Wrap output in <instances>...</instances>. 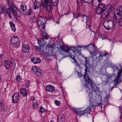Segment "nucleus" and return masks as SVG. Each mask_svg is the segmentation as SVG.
<instances>
[{
    "label": "nucleus",
    "mask_w": 122,
    "mask_h": 122,
    "mask_svg": "<svg viewBox=\"0 0 122 122\" xmlns=\"http://www.w3.org/2000/svg\"><path fill=\"white\" fill-rule=\"evenodd\" d=\"M20 42V41L17 36H13L11 39V43L12 46L15 48L19 46Z\"/></svg>",
    "instance_id": "0eeeda50"
},
{
    "label": "nucleus",
    "mask_w": 122,
    "mask_h": 122,
    "mask_svg": "<svg viewBox=\"0 0 122 122\" xmlns=\"http://www.w3.org/2000/svg\"><path fill=\"white\" fill-rule=\"evenodd\" d=\"M51 4L50 3L49 5L48 4L47 6L45 8H46V10L48 12H50L52 10V6L51 5Z\"/></svg>",
    "instance_id": "bb28decb"
},
{
    "label": "nucleus",
    "mask_w": 122,
    "mask_h": 122,
    "mask_svg": "<svg viewBox=\"0 0 122 122\" xmlns=\"http://www.w3.org/2000/svg\"><path fill=\"white\" fill-rule=\"evenodd\" d=\"M30 99L31 101H33V102H34V101H35V97L33 96H31L30 97Z\"/></svg>",
    "instance_id": "49530a36"
},
{
    "label": "nucleus",
    "mask_w": 122,
    "mask_h": 122,
    "mask_svg": "<svg viewBox=\"0 0 122 122\" xmlns=\"http://www.w3.org/2000/svg\"><path fill=\"white\" fill-rule=\"evenodd\" d=\"M82 16L83 17V21L86 23V26L87 21L88 20L89 18L88 16L86 15H83Z\"/></svg>",
    "instance_id": "c756f323"
},
{
    "label": "nucleus",
    "mask_w": 122,
    "mask_h": 122,
    "mask_svg": "<svg viewBox=\"0 0 122 122\" xmlns=\"http://www.w3.org/2000/svg\"><path fill=\"white\" fill-rule=\"evenodd\" d=\"M4 103L3 101L2 100H0V111H1L2 110V108L3 107Z\"/></svg>",
    "instance_id": "72a5a7b5"
},
{
    "label": "nucleus",
    "mask_w": 122,
    "mask_h": 122,
    "mask_svg": "<svg viewBox=\"0 0 122 122\" xmlns=\"http://www.w3.org/2000/svg\"><path fill=\"white\" fill-rule=\"evenodd\" d=\"M65 118V117L63 115L58 116L57 118L58 122H64Z\"/></svg>",
    "instance_id": "393cba45"
},
{
    "label": "nucleus",
    "mask_w": 122,
    "mask_h": 122,
    "mask_svg": "<svg viewBox=\"0 0 122 122\" xmlns=\"http://www.w3.org/2000/svg\"><path fill=\"white\" fill-rule=\"evenodd\" d=\"M75 112L78 115H81L84 113H88L87 111H86V109L85 110L80 111L79 110H75Z\"/></svg>",
    "instance_id": "a878e982"
},
{
    "label": "nucleus",
    "mask_w": 122,
    "mask_h": 122,
    "mask_svg": "<svg viewBox=\"0 0 122 122\" xmlns=\"http://www.w3.org/2000/svg\"><path fill=\"white\" fill-rule=\"evenodd\" d=\"M46 47L47 48H48L51 49H52L53 48V45H51L48 44L47 45Z\"/></svg>",
    "instance_id": "ea45409f"
},
{
    "label": "nucleus",
    "mask_w": 122,
    "mask_h": 122,
    "mask_svg": "<svg viewBox=\"0 0 122 122\" xmlns=\"http://www.w3.org/2000/svg\"><path fill=\"white\" fill-rule=\"evenodd\" d=\"M20 9L23 11H25L27 9L26 5L24 3H21L20 6Z\"/></svg>",
    "instance_id": "412c9836"
},
{
    "label": "nucleus",
    "mask_w": 122,
    "mask_h": 122,
    "mask_svg": "<svg viewBox=\"0 0 122 122\" xmlns=\"http://www.w3.org/2000/svg\"><path fill=\"white\" fill-rule=\"evenodd\" d=\"M14 62L15 60L12 58L6 60L4 61L5 66L8 70L14 68L15 65Z\"/></svg>",
    "instance_id": "423d86ee"
},
{
    "label": "nucleus",
    "mask_w": 122,
    "mask_h": 122,
    "mask_svg": "<svg viewBox=\"0 0 122 122\" xmlns=\"http://www.w3.org/2000/svg\"><path fill=\"white\" fill-rule=\"evenodd\" d=\"M84 2L87 3H90L92 0H83Z\"/></svg>",
    "instance_id": "c03bdc74"
},
{
    "label": "nucleus",
    "mask_w": 122,
    "mask_h": 122,
    "mask_svg": "<svg viewBox=\"0 0 122 122\" xmlns=\"http://www.w3.org/2000/svg\"><path fill=\"white\" fill-rule=\"evenodd\" d=\"M108 55V54L107 53L102 51L100 53L99 56L98 57V58L99 59V60H100L101 59L100 58L101 57H103L104 56H106L107 55Z\"/></svg>",
    "instance_id": "4be33fe9"
},
{
    "label": "nucleus",
    "mask_w": 122,
    "mask_h": 122,
    "mask_svg": "<svg viewBox=\"0 0 122 122\" xmlns=\"http://www.w3.org/2000/svg\"><path fill=\"white\" fill-rule=\"evenodd\" d=\"M107 11L108 12V10H109V11H111L112 8V5H108L107 6Z\"/></svg>",
    "instance_id": "c9c22d12"
},
{
    "label": "nucleus",
    "mask_w": 122,
    "mask_h": 122,
    "mask_svg": "<svg viewBox=\"0 0 122 122\" xmlns=\"http://www.w3.org/2000/svg\"><path fill=\"white\" fill-rule=\"evenodd\" d=\"M85 72L83 76V78L85 80V85L86 86L85 88L87 91L91 93L94 92V88L93 85L95 84L92 81L88 75H87V71H89V68L88 66L87 65H85Z\"/></svg>",
    "instance_id": "f257e3e1"
},
{
    "label": "nucleus",
    "mask_w": 122,
    "mask_h": 122,
    "mask_svg": "<svg viewBox=\"0 0 122 122\" xmlns=\"http://www.w3.org/2000/svg\"><path fill=\"white\" fill-rule=\"evenodd\" d=\"M40 111L41 113H45L46 112V110L41 106L40 107Z\"/></svg>",
    "instance_id": "f704fd0d"
},
{
    "label": "nucleus",
    "mask_w": 122,
    "mask_h": 122,
    "mask_svg": "<svg viewBox=\"0 0 122 122\" xmlns=\"http://www.w3.org/2000/svg\"><path fill=\"white\" fill-rule=\"evenodd\" d=\"M38 105L37 101H35L34 102H33L32 106V108L34 109H36L38 107Z\"/></svg>",
    "instance_id": "cd10ccee"
},
{
    "label": "nucleus",
    "mask_w": 122,
    "mask_h": 122,
    "mask_svg": "<svg viewBox=\"0 0 122 122\" xmlns=\"http://www.w3.org/2000/svg\"><path fill=\"white\" fill-rule=\"evenodd\" d=\"M102 39H103V38L102 37Z\"/></svg>",
    "instance_id": "bf43d9fd"
},
{
    "label": "nucleus",
    "mask_w": 122,
    "mask_h": 122,
    "mask_svg": "<svg viewBox=\"0 0 122 122\" xmlns=\"http://www.w3.org/2000/svg\"><path fill=\"white\" fill-rule=\"evenodd\" d=\"M82 2V0H76V2L78 5V8H80V6H79L80 4H81Z\"/></svg>",
    "instance_id": "58836bf2"
},
{
    "label": "nucleus",
    "mask_w": 122,
    "mask_h": 122,
    "mask_svg": "<svg viewBox=\"0 0 122 122\" xmlns=\"http://www.w3.org/2000/svg\"><path fill=\"white\" fill-rule=\"evenodd\" d=\"M30 85V81H27L25 85V86L26 87H28Z\"/></svg>",
    "instance_id": "de8ad7c7"
},
{
    "label": "nucleus",
    "mask_w": 122,
    "mask_h": 122,
    "mask_svg": "<svg viewBox=\"0 0 122 122\" xmlns=\"http://www.w3.org/2000/svg\"><path fill=\"white\" fill-rule=\"evenodd\" d=\"M31 72L34 75L38 76H40L41 75V71L39 68H37L36 66H34L32 68Z\"/></svg>",
    "instance_id": "1a4fd4ad"
},
{
    "label": "nucleus",
    "mask_w": 122,
    "mask_h": 122,
    "mask_svg": "<svg viewBox=\"0 0 122 122\" xmlns=\"http://www.w3.org/2000/svg\"><path fill=\"white\" fill-rule=\"evenodd\" d=\"M116 69L115 71L117 70L118 71L117 73V77H116V76L114 73L112 74L109 76L110 79L112 81H114L115 82L117 83L118 82L119 80H121V72H122V69L121 70L119 69L117 67L115 66ZM115 71V70L114 71Z\"/></svg>",
    "instance_id": "20e7f679"
},
{
    "label": "nucleus",
    "mask_w": 122,
    "mask_h": 122,
    "mask_svg": "<svg viewBox=\"0 0 122 122\" xmlns=\"http://www.w3.org/2000/svg\"><path fill=\"white\" fill-rule=\"evenodd\" d=\"M50 122H54L53 121H51Z\"/></svg>",
    "instance_id": "4d7b16f0"
},
{
    "label": "nucleus",
    "mask_w": 122,
    "mask_h": 122,
    "mask_svg": "<svg viewBox=\"0 0 122 122\" xmlns=\"http://www.w3.org/2000/svg\"><path fill=\"white\" fill-rule=\"evenodd\" d=\"M44 38H43L41 39L40 40V43H41V44L42 45H44L45 43H44Z\"/></svg>",
    "instance_id": "79ce46f5"
},
{
    "label": "nucleus",
    "mask_w": 122,
    "mask_h": 122,
    "mask_svg": "<svg viewBox=\"0 0 122 122\" xmlns=\"http://www.w3.org/2000/svg\"><path fill=\"white\" fill-rule=\"evenodd\" d=\"M83 58H84L85 59V60L86 59H87V58L86 57H84V56H83Z\"/></svg>",
    "instance_id": "5fc2aeb1"
},
{
    "label": "nucleus",
    "mask_w": 122,
    "mask_h": 122,
    "mask_svg": "<svg viewBox=\"0 0 122 122\" xmlns=\"http://www.w3.org/2000/svg\"><path fill=\"white\" fill-rule=\"evenodd\" d=\"M80 14H77L76 17H75V18H77V17L80 16Z\"/></svg>",
    "instance_id": "3c124183"
},
{
    "label": "nucleus",
    "mask_w": 122,
    "mask_h": 122,
    "mask_svg": "<svg viewBox=\"0 0 122 122\" xmlns=\"http://www.w3.org/2000/svg\"><path fill=\"white\" fill-rule=\"evenodd\" d=\"M79 47L80 48L83 47L84 48H86L89 49L90 47H92L93 46L90 44H89L88 45L86 46H83L82 47L81 46H79Z\"/></svg>",
    "instance_id": "2f4dec72"
},
{
    "label": "nucleus",
    "mask_w": 122,
    "mask_h": 122,
    "mask_svg": "<svg viewBox=\"0 0 122 122\" xmlns=\"http://www.w3.org/2000/svg\"><path fill=\"white\" fill-rule=\"evenodd\" d=\"M33 13V11L31 9H30L25 13V14L28 15H30Z\"/></svg>",
    "instance_id": "473e14b6"
},
{
    "label": "nucleus",
    "mask_w": 122,
    "mask_h": 122,
    "mask_svg": "<svg viewBox=\"0 0 122 122\" xmlns=\"http://www.w3.org/2000/svg\"><path fill=\"white\" fill-rule=\"evenodd\" d=\"M20 92L21 94L23 97H26L27 92L26 90L24 88H21L20 89Z\"/></svg>",
    "instance_id": "6ab92c4d"
},
{
    "label": "nucleus",
    "mask_w": 122,
    "mask_h": 122,
    "mask_svg": "<svg viewBox=\"0 0 122 122\" xmlns=\"http://www.w3.org/2000/svg\"><path fill=\"white\" fill-rule=\"evenodd\" d=\"M1 80V77H0V81Z\"/></svg>",
    "instance_id": "13d9d810"
},
{
    "label": "nucleus",
    "mask_w": 122,
    "mask_h": 122,
    "mask_svg": "<svg viewBox=\"0 0 122 122\" xmlns=\"http://www.w3.org/2000/svg\"><path fill=\"white\" fill-rule=\"evenodd\" d=\"M113 20L115 23H119V25L120 26H122V18L118 19L117 16L114 15L113 16Z\"/></svg>",
    "instance_id": "ddd939ff"
},
{
    "label": "nucleus",
    "mask_w": 122,
    "mask_h": 122,
    "mask_svg": "<svg viewBox=\"0 0 122 122\" xmlns=\"http://www.w3.org/2000/svg\"><path fill=\"white\" fill-rule=\"evenodd\" d=\"M93 5L96 7L98 6L101 4L104 3H101L102 0H92Z\"/></svg>",
    "instance_id": "2eb2a0df"
},
{
    "label": "nucleus",
    "mask_w": 122,
    "mask_h": 122,
    "mask_svg": "<svg viewBox=\"0 0 122 122\" xmlns=\"http://www.w3.org/2000/svg\"><path fill=\"white\" fill-rule=\"evenodd\" d=\"M119 108L121 110V111H122V107H119Z\"/></svg>",
    "instance_id": "864d4df0"
},
{
    "label": "nucleus",
    "mask_w": 122,
    "mask_h": 122,
    "mask_svg": "<svg viewBox=\"0 0 122 122\" xmlns=\"http://www.w3.org/2000/svg\"><path fill=\"white\" fill-rule=\"evenodd\" d=\"M96 13L98 15H102V16L105 18L108 15V11L106 9V5L104 4H101L99 5L96 10Z\"/></svg>",
    "instance_id": "7ed1b4c3"
},
{
    "label": "nucleus",
    "mask_w": 122,
    "mask_h": 122,
    "mask_svg": "<svg viewBox=\"0 0 122 122\" xmlns=\"http://www.w3.org/2000/svg\"><path fill=\"white\" fill-rule=\"evenodd\" d=\"M30 47L28 45L24 44L22 46V51L24 53L29 52L30 50Z\"/></svg>",
    "instance_id": "4468645a"
},
{
    "label": "nucleus",
    "mask_w": 122,
    "mask_h": 122,
    "mask_svg": "<svg viewBox=\"0 0 122 122\" xmlns=\"http://www.w3.org/2000/svg\"><path fill=\"white\" fill-rule=\"evenodd\" d=\"M0 8L1 9L0 13L1 14H4L6 11V8L5 7L3 6H0Z\"/></svg>",
    "instance_id": "7c9ffc66"
},
{
    "label": "nucleus",
    "mask_w": 122,
    "mask_h": 122,
    "mask_svg": "<svg viewBox=\"0 0 122 122\" xmlns=\"http://www.w3.org/2000/svg\"><path fill=\"white\" fill-rule=\"evenodd\" d=\"M76 72L77 73L78 75V77L80 78L82 76V74L81 73L77 71H76Z\"/></svg>",
    "instance_id": "a18cd8bd"
},
{
    "label": "nucleus",
    "mask_w": 122,
    "mask_h": 122,
    "mask_svg": "<svg viewBox=\"0 0 122 122\" xmlns=\"http://www.w3.org/2000/svg\"><path fill=\"white\" fill-rule=\"evenodd\" d=\"M36 24H37V25H38V26H39V24H38V23H36Z\"/></svg>",
    "instance_id": "6e6d98bb"
},
{
    "label": "nucleus",
    "mask_w": 122,
    "mask_h": 122,
    "mask_svg": "<svg viewBox=\"0 0 122 122\" xmlns=\"http://www.w3.org/2000/svg\"><path fill=\"white\" fill-rule=\"evenodd\" d=\"M59 1V0H50L49 3L51 4H52L54 6H57Z\"/></svg>",
    "instance_id": "5701e85b"
},
{
    "label": "nucleus",
    "mask_w": 122,
    "mask_h": 122,
    "mask_svg": "<svg viewBox=\"0 0 122 122\" xmlns=\"http://www.w3.org/2000/svg\"><path fill=\"white\" fill-rule=\"evenodd\" d=\"M54 103L56 106H59L61 104L60 101L56 100L55 101Z\"/></svg>",
    "instance_id": "4c0bfd02"
},
{
    "label": "nucleus",
    "mask_w": 122,
    "mask_h": 122,
    "mask_svg": "<svg viewBox=\"0 0 122 122\" xmlns=\"http://www.w3.org/2000/svg\"><path fill=\"white\" fill-rule=\"evenodd\" d=\"M103 26L106 29L108 30L112 29L114 27L113 22L108 20L104 21L103 23Z\"/></svg>",
    "instance_id": "6e6552de"
},
{
    "label": "nucleus",
    "mask_w": 122,
    "mask_h": 122,
    "mask_svg": "<svg viewBox=\"0 0 122 122\" xmlns=\"http://www.w3.org/2000/svg\"><path fill=\"white\" fill-rule=\"evenodd\" d=\"M112 88H112L111 89V90H112Z\"/></svg>",
    "instance_id": "052dcab7"
},
{
    "label": "nucleus",
    "mask_w": 122,
    "mask_h": 122,
    "mask_svg": "<svg viewBox=\"0 0 122 122\" xmlns=\"http://www.w3.org/2000/svg\"><path fill=\"white\" fill-rule=\"evenodd\" d=\"M20 80V78L19 75H17L16 78V80L17 81H19Z\"/></svg>",
    "instance_id": "37998d69"
},
{
    "label": "nucleus",
    "mask_w": 122,
    "mask_h": 122,
    "mask_svg": "<svg viewBox=\"0 0 122 122\" xmlns=\"http://www.w3.org/2000/svg\"><path fill=\"white\" fill-rule=\"evenodd\" d=\"M8 4H9V6L10 7V4H11L12 5H14L11 2V1H10V0H8Z\"/></svg>",
    "instance_id": "8fccbe9b"
},
{
    "label": "nucleus",
    "mask_w": 122,
    "mask_h": 122,
    "mask_svg": "<svg viewBox=\"0 0 122 122\" xmlns=\"http://www.w3.org/2000/svg\"><path fill=\"white\" fill-rule=\"evenodd\" d=\"M50 0H41V5L45 8L48 5Z\"/></svg>",
    "instance_id": "a211bd4d"
},
{
    "label": "nucleus",
    "mask_w": 122,
    "mask_h": 122,
    "mask_svg": "<svg viewBox=\"0 0 122 122\" xmlns=\"http://www.w3.org/2000/svg\"><path fill=\"white\" fill-rule=\"evenodd\" d=\"M9 24L12 30L14 32H15L16 30V29L15 24L12 21H10Z\"/></svg>",
    "instance_id": "b1692460"
},
{
    "label": "nucleus",
    "mask_w": 122,
    "mask_h": 122,
    "mask_svg": "<svg viewBox=\"0 0 122 122\" xmlns=\"http://www.w3.org/2000/svg\"><path fill=\"white\" fill-rule=\"evenodd\" d=\"M39 27L40 28L41 27V30L42 33H43V38L46 40L48 39L49 38V36L45 32V25L44 24H43V25H41Z\"/></svg>",
    "instance_id": "9b49d317"
},
{
    "label": "nucleus",
    "mask_w": 122,
    "mask_h": 122,
    "mask_svg": "<svg viewBox=\"0 0 122 122\" xmlns=\"http://www.w3.org/2000/svg\"><path fill=\"white\" fill-rule=\"evenodd\" d=\"M117 15L118 17V19L122 18L121 15L122 14V6L119 5L117 8Z\"/></svg>",
    "instance_id": "f8f14e48"
},
{
    "label": "nucleus",
    "mask_w": 122,
    "mask_h": 122,
    "mask_svg": "<svg viewBox=\"0 0 122 122\" xmlns=\"http://www.w3.org/2000/svg\"><path fill=\"white\" fill-rule=\"evenodd\" d=\"M121 115L120 117V118L121 119V118H122V112H121Z\"/></svg>",
    "instance_id": "603ef678"
},
{
    "label": "nucleus",
    "mask_w": 122,
    "mask_h": 122,
    "mask_svg": "<svg viewBox=\"0 0 122 122\" xmlns=\"http://www.w3.org/2000/svg\"><path fill=\"white\" fill-rule=\"evenodd\" d=\"M94 106L92 104H90L89 106L86 109V111L88 112V113H89V111L91 110L94 109Z\"/></svg>",
    "instance_id": "c85d7f7f"
},
{
    "label": "nucleus",
    "mask_w": 122,
    "mask_h": 122,
    "mask_svg": "<svg viewBox=\"0 0 122 122\" xmlns=\"http://www.w3.org/2000/svg\"><path fill=\"white\" fill-rule=\"evenodd\" d=\"M63 51L62 55L64 57L66 56L71 57V56L75 54L74 51L70 49V48L67 46L64 47L63 49Z\"/></svg>",
    "instance_id": "39448f33"
},
{
    "label": "nucleus",
    "mask_w": 122,
    "mask_h": 122,
    "mask_svg": "<svg viewBox=\"0 0 122 122\" xmlns=\"http://www.w3.org/2000/svg\"><path fill=\"white\" fill-rule=\"evenodd\" d=\"M4 111H7L8 110V108L6 106H4V105L3 107L2 108V109Z\"/></svg>",
    "instance_id": "a19ab883"
},
{
    "label": "nucleus",
    "mask_w": 122,
    "mask_h": 122,
    "mask_svg": "<svg viewBox=\"0 0 122 122\" xmlns=\"http://www.w3.org/2000/svg\"><path fill=\"white\" fill-rule=\"evenodd\" d=\"M89 61L87 60V59H86L85 61V65H87V64L88 62Z\"/></svg>",
    "instance_id": "09e8293b"
},
{
    "label": "nucleus",
    "mask_w": 122,
    "mask_h": 122,
    "mask_svg": "<svg viewBox=\"0 0 122 122\" xmlns=\"http://www.w3.org/2000/svg\"><path fill=\"white\" fill-rule=\"evenodd\" d=\"M20 94L17 92H15L12 96V101L14 103H17L20 99Z\"/></svg>",
    "instance_id": "9d476101"
},
{
    "label": "nucleus",
    "mask_w": 122,
    "mask_h": 122,
    "mask_svg": "<svg viewBox=\"0 0 122 122\" xmlns=\"http://www.w3.org/2000/svg\"><path fill=\"white\" fill-rule=\"evenodd\" d=\"M31 61L36 64L40 63L41 60L39 58L34 57L31 59Z\"/></svg>",
    "instance_id": "aec40b11"
},
{
    "label": "nucleus",
    "mask_w": 122,
    "mask_h": 122,
    "mask_svg": "<svg viewBox=\"0 0 122 122\" xmlns=\"http://www.w3.org/2000/svg\"><path fill=\"white\" fill-rule=\"evenodd\" d=\"M33 8L36 10L41 5L39 2L37 0H33Z\"/></svg>",
    "instance_id": "f3484780"
},
{
    "label": "nucleus",
    "mask_w": 122,
    "mask_h": 122,
    "mask_svg": "<svg viewBox=\"0 0 122 122\" xmlns=\"http://www.w3.org/2000/svg\"><path fill=\"white\" fill-rule=\"evenodd\" d=\"M7 13L10 20L14 21L16 19L15 15L18 17L21 16L22 13L21 11L15 5L10 4V7L7 9Z\"/></svg>",
    "instance_id": "f03ea898"
},
{
    "label": "nucleus",
    "mask_w": 122,
    "mask_h": 122,
    "mask_svg": "<svg viewBox=\"0 0 122 122\" xmlns=\"http://www.w3.org/2000/svg\"><path fill=\"white\" fill-rule=\"evenodd\" d=\"M46 89L47 91L50 92H53L55 90L54 87L53 86L50 85L46 86Z\"/></svg>",
    "instance_id": "dca6fc26"
},
{
    "label": "nucleus",
    "mask_w": 122,
    "mask_h": 122,
    "mask_svg": "<svg viewBox=\"0 0 122 122\" xmlns=\"http://www.w3.org/2000/svg\"><path fill=\"white\" fill-rule=\"evenodd\" d=\"M71 59L73 60V61H71L73 63V62H74L75 64L76 65L78 66V62L76 61L75 59L73 57H72Z\"/></svg>",
    "instance_id": "e433bc0d"
}]
</instances>
